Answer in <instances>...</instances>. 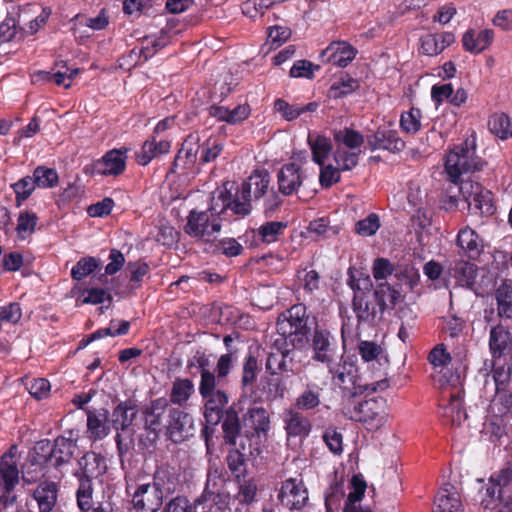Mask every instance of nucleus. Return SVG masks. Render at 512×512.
<instances>
[{
    "label": "nucleus",
    "mask_w": 512,
    "mask_h": 512,
    "mask_svg": "<svg viewBox=\"0 0 512 512\" xmlns=\"http://www.w3.org/2000/svg\"><path fill=\"white\" fill-rule=\"evenodd\" d=\"M58 488L54 482H41L33 492L40 512H50L57 502Z\"/></svg>",
    "instance_id": "obj_37"
},
{
    "label": "nucleus",
    "mask_w": 512,
    "mask_h": 512,
    "mask_svg": "<svg viewBox=\"0 0 512 512\" xmlns=\"http://www.w3.org/2000/svg\"><path fill=\"white\" fill-rule=\"evenodd\" d=\"M230 495L219 490L203 491L202 494L195 500V512H209L213 507L218 511H225L229 508Z\"/></svg>",
    "instance_id": "obj_26"
},
{
    "label": "nucleus",
    "mask_w": 512,
    "mask_h": 512,
    "mask_svg": "<svg viewBox=\"0 0 512 512\" xmlns=\"http://www.w3.org/2000/svg\"><path fill=\"white\" fill-rule=\"evenodd\" d=\"M266 371L271 376L297 374L294 354L268 353L265 363Z\"/></svg>",
    "instance_id": "obj_28"
},
{
    "label": "nucleus",
    "mask_w": 512,
    "mask_h": 512,
    "mask_svg": "<svg viewBox=\"0 0 512 512\" xmlns=\"http://www.w3.org/2000/svg\"><path fill=\"white\" fill-rule=\"evenodd\" d=\"M79 485L76 491L77 506L81 512H90L94 508L92 482L78 481Z\"/></svg>",
    "instance_id": "obj_56"
},
{
    "label": "nucleus",
    "mask_w": 512,
    "mask_h": 512,
    "mask_svg": "<svg viewBox=\"0 0 512 512\" xmlns=\"http://www.w3.org/2000/svg\"><path fill=\"white\" fill-rule=\"evenodd\" d=\"M493 405L497 409V414L506 416L512 411V392L509 387H495V397Z\"/></svg>",
    "instance_id": "obj_62"
},
{
    "label": "nucleus",
    "mask_w": 512,
    "mask_h": 512,
    "mask_svg": "<svg viewBox=\"0 0 512 512\" xmlns=\"http://www.w3.org/2000/svg\"><path fill=\"white\" fill-rule=\"evenodd\" d=\"M488 129L501 140H507L512 137V121L506 113L498 112L492 114L488 119Z\"/></svg>",
    "instance_id": "obj_44"
},
{
    "label": "nucleus",
    "mask_w": 512,
    "mask_h": 512,
    "mask_svg": "<svg viewBox=\"0 0 512 512\" xmlns=\"http://www.w3.org/2000/svg\"><path fill=\"white\" fill-rule=\"evenodd\" d=\"M198 149L200 150V162L210 163L222 153L224 144L219 137H209Z\"/></svg>",
    "instance_id": "obj_52"
},
{
    "label": "nucleus",
    "mask_w": 512,
    "mask_h": 512,
    "mask_svg": "<svg viewBox=\"0 0 512 512\" xmlns=\"http://www.w3.org/2000/svg\"><path fill=\"white\" fill-rule=\"evenodd\" d=\"M261 371V365L258 356L249 349L242 363L241 386L242 388L253 387L257 381L258 374Z\"/></svg>",
    "instance_id": "obj_39"
},
{
    "label": "nucleus",
    "mask_w": 512,
    "mask_h": 512,
    "mask_svg": "<svg viewBox=\"0 0 512 512\" xmlns=\"http://www.w3.org/2000/svg\"><path fill=\"white\" fill-rule=\"evenodd\" d=\"M11 188L15 193V204L17 207H20L36 189V184L33 176H25L13 183Z\"/></svg>",
    "instance_id": "obj_55"
},
{
    "label": "nucleus",
    "mask_w": 512,
    "mask_h": 512,
    "mask_svg": "<svg viewBox=\"0 0 512 512\" xmlns=\"http://www.w3.org/2000/svg\"><path fill=\"white\" fill-rule=\"evenodd\" d=\"M494 296L497 302V316L500 319L512 320V285L503 282L495 290Z\"/></svg>",
    "instance_id": "obj_41"
},
{
    "label": "nucleus",
    "mask_w": 512,
    "mask_h": 512,
    "mask_svg": "<svg viewBox=\"0 0 512 512\" xmlns=\"http://www.w3.org/2000/svg\"><path fill=\"white\" fill-rule=\"evenodd\" d=\"M321 388L316 384H308L298 395L294 403V409L302 412L317 408L321 404Z\"/></svg>",
    "instance_id": "obj_40"
},
{
    "label": "nucleus",
    "mask_w": 512,
    "mask_h": 512,
    "mask_svg": "<svg viewBox=\"0 0 512 512\" xmlns=\"http://www.w3.org/2000/svg\"><path fill=\"white\" fill-rule=\"evenodd\" d=\"M279 319L286 324L288 336L292 337L293 345L298 349L307 346L314 327L319 325L317 318L308 313L303 303L292 305L280 315Z\"/></svg>",
    "instance_id": "obj_7"
},
{
    "label": "nucleus",
    "mask_w": 512,
    "mask_h": 512,
    "mask_svg": "<svg viewBox=\"0 0 512 512\" xmlns=\"http://www.w3.org/2000/svg\"><path fill=\"white\" fill-rule=\"evenodd\" d=\"M243 424L253 435L266 436L270 429V417L265 408L252 407L244 415Z\"/></svg>",
    "instance_id": "obj_30"
},
{
    "label": "nucleus",
    "mask_w": 512,
    "mask_h": 512,
    "mask_svg": "<svg viewBox=\"0 0 512 512\" xmlns=\"http://www.w3.org/2000/svg\"><path fill=\"white\" fill-rule=\"evenodd\" d=\"M239 405L233 402L229 405L225 412L222 413L221 428L223 431V439L227 445L235 446L237 438L241 433V420L239 416Z\"/></svg>",
    "instance_id": "obj_22"
},
{
    "label": "nucleus",
    "mask_w": 512,
    "mask_h": 512,
    "mask_svg": "<svg viewBox=\"0 0 512 512\" xmlns=\"http://www.w3.org/2000/svg\"><path fill=\"white\" fill-rule=\"evenodd\" d=\"M453 184L458 194L467 204L471 202L473 198L477 197L480 191L484 188L481 183L472 180L471 177H468L467 179H463L461 177Z\"/></svg>",
    "instance_id": "obj_59"
},
{
    "label": "nucleus",
    "mask_w": 512,
    "mask_h": 512,
    "mask_svg": "<svg viewBox=\"0 0 512 512\" xmlns=\"http://www.w3.org/2000/svg\"><path fill=\"white\" fill-rule=\"evenodd\" d=\"M333 136L337 145H343L349 149L359 148L365 141L360 132L348 127L334 131Z\"/></svg>",
    "instance_id": "obj_51"
},
{
    "label": "nucleus",
    "mask_w": 512,
    "mask_h": 512,
    "mask_svg": "<svg viewBox=\"0 0 512 512\" xmlns=\"http://www.w3.org/2000/svg\"><path fill=\"white\" fill-rule=\"evenodd\" d=\"M138 414V407L133 400L120 402L112 411L110 423L116 431L115 441L118 455L122 461L123 456L131 449L134 442L135 430L132 424Z\"/></svg>",
    "instance_id": "obj_6"
},
{
    "label": "nucleus",
    "mask_w": 512,
    "mask_h": 512,
    "mask_svg": "<svg viewBox=\"0 0 512 512\" xmlns=\"http://www.w3.org/2000/svg\"><path fill=\"white\" fill-rule=\"evenodd\" d=\"M333 383L341 390V407L343 404L354 401L355 397L384 390L388 387L387 380H381L372 384L364 383L359 374V368L354 363L344 361L333 371Z\"/></svg>",
    "instance_id": "obj_4"
},
{
    "label": "nucleus",
    "mask_w": 512,
    "mask_h": 512,
    "mask_svg": "<svg viewBox=\"0 0 512 512\" xmlns=\"http://www.w3.org/2000/svg\"><path fill=\"white\" fill-rule=\"evenodd\" d=\"M188 145V141H185L183 143L182 148L178 151L176 154L174 161L172 163V166L166 173V180L174 182V174L177 171L178 167H185L187 164H193L194 160L196 158V152H193V150L186 149V146Z\"/></svg>",
    "instance_id": "obj_54"
},
{
    "label": "nucleus",
    "mask_w": 512,
    "mask_h": 512,
    "mask_svg": "<svg viewBox=\"0 0 512 512\" xmlns=\"http://www.w3.org/2000/svg\"><path fill=\"white\" fill-rule=\"evenodd\" d=\"M308 144L312 151V160L316 164L322 166L325 159L332 151L333 146L331 140L324 135H317L315 138H313L312 135L309 134Z\"/></svg>",
    "instance_id": "obj_45"
},
{
    "label": "nucleus",
    "mask_w": 512,
    "mask_h": 512,
    "mask_svg": "<svg viewBox=\"0 0 512 512\" xmlns=\"http://www.w3.org/2000/svg\"><path fill=\"white\" fill-rule=\"evenodd\" d=\"M134 507L141 512H158L160 488L157 483L141 485L133 496Z\"/></svg>",
    "instance_id": "obj_23"
},
{
    "label": "nucleus",
    "mask_w": 512,
    "mask_h": 512,
    "mask_svg": "<svg viewBox=\"0 0 512 512\" xmlns=\"http://www.w3.org/2000/svg\"><path fill=\"white\" fill-rule=\"evenodd\" d=\"M77 447V440L72 437L58 436L55 438L51 466L60 470L63 466L69 464Z\"/></svg>",
    "instance_id": "obj_27"
},
{
    "label": "nucleus",
    "mask_w": 512,
    "mask_h": 512,
    "mask_svg": "<svg viewBox=\"0 0 512 512\" xmlns=\"http://www.w3.org/2000/svg\"><path fill=\"white\" fill-rule=\"evenodd\" d=\"M159 408V401H152L149 407L143 410L144 415V433L140 439L141 446L149 453L156 452L157 442L160 431V413L156 411Z\"/></svg>",
    "instance_id": "obj_14"
},
{
    "label": "nucleus",
    "mask_w": 512,
    "mask_h": 512,
    "mask_svg": "<svg viewBox=\"0 0 512 512\" xmlns=\"http://www.w3.org/2000/svg\"><path fill=\"white\" fill-rule=\"evenodd\" d=\"M222 184L217 187L210 196L206 210L192 209L184 226V231L192 238L211 241L222 229V221L228 212L233 215L231 202V187Z\"/></svg>",
    "instance_id": "obj_1"
},
{
    "label": "nucleus",
    "mask_w": 512,
    "mask_h": 512,
    "mask_svg": "<svg viewBox=\"0 0 512 512\" xmlns=\"http://www.w3.org/2000/svg\"><path fill=\"white\" fill-rule=\"evenodd\" d=\"M397 286H393L385 281L378 283L373 291H370L384 311L386 309H393L403 300L402 291Z\"/></svg>",
    "instance_id": "obj_33"
},
{
    "label": "nucleus",
    "mask_w": 512,
    "mask_h": 512,
    "mask_svg": "<svg viewBox=\"0 0 512 512\" xmlns=\"http://www.w3.org/2000/svg\"><path fill=\"white\" fill-rule=\"evenodd\" d=\"M159 126L160 123L155 126L154 133L144 142L141 151L136 155L137 161L141 165H147L156 156L158 149L157 131Z\"/></svg>",
    "instance_id": "obj_63"
},
{
    "label": "nucleus",
    "mask_w": 512,
    "mask_h": 512,
    "mask_svg": "<svg viewBox=\"0 0 512 512\" xmlns=\"http://www.w3.org/2000/svg\"><path fill=\"white\" fill-rule=\"evenodd\" d=\"M456 245L461 253L471 260H477L484 249L482 238L469 226H465L458 231Z\"/></svg>",
    "instance_id": "obj_20"
},
{
    "label": "nucleus",
    "mask_w": 512,
    "mask_h": 512,
    "mask_svg": "<svg viewBox=\"0 0 512 512\" xmlns=\"http://www.w3.org/2000/svg\"><path fill=\"white\" fill-rule=\"evenodd\" d=\"M271 182L270 173L262 168L255 169L252 174L242 182L233 192L234 183L225 182L231 187V202L233 206V215L238 218L248 216L252 211V196L254 200L262 198L269 189Z\"/></svg>",
    "instance_id": "obj_2"
},
{
    "label": "nucleus",
    "mask_w": 512,
    "mask_h": 512,
    "mask_svg": "<svg viewBox=\"0 0 512 512\" xmlns=\"http://www.w3.org/2000/svg\"><path fill=\"white\" fill-rule=\"evenodd\" d=\"M277 330L279 332V336L273 340L269 353L294 354V349L298 348L293 345L292 337L288 336L286 324L284 322H280V319H278L277 322Z\"/></svg>",
    "instance_id": "obj_49"
},
{
    "label": "nucleus",
    "mask_w": 512,
    "mask_h": 512,
    "mask_svg": "<svg viewBox=\"0 0 512 512\" xmlns=\"http://www.w3.org/2000/svg\"><path fill=\"white\" fill-rule=\"evenodd\" d=\"M110 417L106 409L87 411V428L90 438L100 440L110 432Z\"/></svg>",
    "instance_id": "obj_32"
},
{
    "label": "nucleus",
    "mask_w": 512,
    "mask_h": 512,
    "mask_svg": "<svg viewBox=\"0 0 512 512\" xmlns=\"http://www.w3.org/2000/svg\"><path fill=\"white\" fill-rule=\"evenodd\" d=\"M344 496V482L335 479L325 491V512H337Z\"/></svg>",
    "instance_id": "obj_48"
},
{
    "label": "nucleus",
    "mask_w": 512,
    "mask_h": 512,
    "mask_svg": "<svg viewBox=\"0 0 512 512\" xmlns=\"http://www.w3.org/2000/svg\"><path fill=\"white\" fill-rule=\"evenodd\" d=\"M283 422L288 438L303 440L309 436L312 430L310 419L294 408H289L284 412Z\"/></svg>",
    "instance_id": "obj_18"
},
{
    "label": "nucleus",
    "mask_w": 512,
    "mask_h": 512,
    "mask_svg": "<svg viewBox=\"0 0 512 512\" xmlns=\"http://www.w3.org/2000/svg\"><path fill=\"white\" fill-rule=\"evenodd\" d=\"M37 222L38 217L36 213L29 210L20 212L16 226V232L18 233V236L22 239H25L26 237L32 235L36 230Z\"/></svg>",
    "instance_id": "obj_57"
},
{
    "label": "nucleus",
    "mask_w": 512,
    "mask_h": 512,
    "mask_svg": "<svg viewBox=\"0 0 512 512\" xmlns=\"http://www.w3.org/2000/svg\"><path fill=\"white\" fill-rule=\"evenodd\" d=\"M491 361L495 387H509L512 380V359H491Z\"/></svg>",
    "instance_id": "obj_46"
},
{
    "label": "nucleus",
    "mask_w": 512,
    "mask_h": 512,
    "mask_svg": "<svg viewBox=\"0 0 512 512\" xmlns=\"http://www.w3.org/2000/svg\"><path fill=\"white\" fill-rule=\"evenodd\" d=\"M494 38V32L491 29H484L477 34L473 29L466 31L462 38L463 48L471 53L478 54L488 48Z\"/></svg>",
    "instance_id": "obj_34"
},
{
    "label": "nucleus",
    "mask_w": 512,
    "mask_h": 512,
    "mask_svg": "<svg viewBox=\"0 0 512 512\" xmlns=\"http://www.w3.org/2000/svg\"><path fill=\"white\" fill-rule=\"evenodd\" d=\"M53 442L48 439L38 441L30 456L32 465H43L52 462Z\"/></svg>",
    "instance_id": "obj_58"
},
{
    "label": "nucleus",
    "mask_w": 512,
    "mask_h": 512,
    "mask_svg": "<svg viewBox=\"0 0 512 512\" xmlns=\"http://www.w3.org/2000/svg\"><path fill=\"white\" fill-rule=\"evenodd\" d=\"M475 134L454 146L445 158V172L450 182L456 183L464 174L481 171L486 162L476 155Z\"/></svg>",
    "instance_id": "obj_3"
},
{
    "label": "nucleus",
    "mask_w": 512,
    "mask_h": 512,
    "mask_svg": "<svg viewBox=\"0 0 512 512\" xmlns=\"http://www.w3.org/2000/svg\"><path fill=\"white\" fill-rule=\"evenodd\" d=\"M287 222L268 221L259 228L251 230L252 240L250 246L258 247L262 244L269 245L275 243L284 234L287 228Z\"/></svg>",
    "instance_id": "obj_24"
},
{
    "label": "nucleus",
    "mask_w": 512,
    "mask_h": 512,
    "mask_svg": "<svg viewBox=\"0 0 512 512\" xmlns=\"http://www.w3.org/2000/svg\"><path fill=\"white\" fill-rule=\"evenodd\" d=\"M277 498L281 506L290 511L302 509L309 499L303 481L295 478L282 482Z\"/></svg>",
    "instance_id": "obj_13"
},
{
    "label": "nucleus",
    "mask_w": 512,
    "mask_h": 512,
    "mask_svg": "<svg viewBox=\"0 0 512 512\" xmlns=\"http://www.w3.org/2000/svg\"><path fill=\"white\" fill-rule=\"evenodd\" d=\"M422 112L419 108L412 107L400 116V127L408 134H416L421 129Z\"/></svg>",
    "instance_id": "obj_60"
},
{
    "label": "nucleus",
    "mask_w": 512,
    "mask_h": 512,
    "mask_svg": "<svg viewBox=\"0 0 512 512\" xmlns=\"http://www.w3.org/2000/svg\"><path fill=\"white\" fill-rule=\"evenodd\" d=\"M21 478L25 483L31 484L34 479L29 477V472L22 471ZM20 482V470L17 463H0V489H15Z\"/></svg>",
    "instance_id": "obj_36"
},
{
    "label": "nucleus",
    "mask_w": 512,
    "mask_h": 512,
    "mask_svg": "<svg viewBox=\"0 0 512 512\" xmlns=\"http://www.w3.org/2000/svg\"><path fill=\"white\" fill-rule=\"evenodd\" d=\"M480 482L483 483V485L478 491L480 505L484 509H492L502 499L503 492L490 479L488 480L487 483H484L483 480H481Z\"/></svg>",
    "instance_id": "obj_47"
},
{
    "label": "nucleus",
    "mask_w": 512,
    "mask_h": 512,
    "mask_svg": "<svg viewBox=\"0 0 512 512\" xmlns=\"http://www.w3.org/2000/svg\"><path fill=\"white\" fill-rule=\"evenodd\" d=\"M357 49L346 41H333L322 52L327 62L341 68L347 67L356 57Z\"/></svg>",
    "instance_id": "obj_21"
},
{
    "label": "nucleus",
    "mask_w": 512,
    "mask_h": 512,
    "mask_svg": "<svg viewBox=\"0 0 512 512\" xmlns=\"http://www.w3.org/2000/svg\"><path fill=\"white\" fill-rule=\"evenodd\" d=\"M439 415L445 425H460L467 418L463 408L462 391L459 389L449 393V399L444 398L439 403Z\"/></svg>",
    "instance_id": "obj_16"
},
{
    "label": "nucleus",
    "mask_w": 512,
    "mask_h": 512,
    "mask_svg": "<svg viewBox=\"0 0 512 512\" xmlns=\"http://www.w3.org/2000/svg\"><path fill=\"white\" fill-rule=\"evenodd\" d=\"M367 147L370 151L385 150L390 153H399L404 150L406 143L399 132L387 126H380L377 130L366 136Z\"/></svg>",
    "instance_id": "obj_12"
},
{
    "label": "nucleus",
    "mask_w": 512,
    "mask_h": 512,
    "mask_svg": "<svg viewBox=\"0 0 512 512\" xmlns=\"http://www.w3.org/2000/svg\"><path fill=\"white\" fill-rule=\"evenodd\" d=\"M307 345L312 352L311 358L326 365L329 372L333 373V366L339 357L338 341L335 335L324 325H316Z\"/></svg>",
    "instance_id": "obj_8"
},
{
    "label": "nucleus",
    "mask_w": 512,
    "mask_h": 512,
    "mask_svg": "<svg viewBox=\"0 0 512 512\" xmlns=\"http://www.w3.org/2000/svg\"><path fill=\"white\" fill-rule=\"evenodd\" d=\"M468 208L471 213L480 216L493 215L496 211V206L493 201L492 192L484 187L477 197L468 203Z\"/></svg>",
    "instance_id": "obj_43"
},
{
    "label": "nucleus",
    "mask_w": 512,
    "mask_h": 512,
    "mask_svg": "<svg viewBox=\"0 0 512 512\" xmlns=\"http://www.w3.org/2000/svg\"><path fill=\"white\" fill-rule=\"evenodd\" d=\"M477 271L478 268L475 264L465 260L451 262L448 267V274L455 279L456 284L470 289L475 284Z\"/></svg>",
    "instance_id": "obj_29"
},
{
    "label": "nucleus",
    "mask_w": 512,
    "mask_h": 512,
    "mask_svg": "<svg viewBox=\"0 0 512 512\" xmlns=\"http://www.w3.org/2000/svg\"><path fill=\"white\" fill-rule=\"evenodd\" d=\"M167 412L165 435L173 443H182L194 429L192 416L180 407H172L168 404L162 405V413Z\"/></svg>",
    "instance_id": "obj_10"
},
{
    "label": "nucleus",
    "mask_w": 512,
    "mask_h": 512,
    "mask_svg": "<svg viewBox=\"0 0 512 512\" xmlns=\"http://www.w3.org/2000/svg\"><path fill=\"white\" fill-rule=\"evenodd\" d=\"M125 157L121 150L108 151L101 159L93 164V172L103 176H117L125 170Z\"/></svg>",
    "instance_id": "obj_25"
},
{
    "label": "nucleus",
    "mask_w": 512,
    "mask_h": 512,
    "mask_svg": "<svg viewBox=\"0 0 512 512\" xmlns=\"http://www.w3.org/2000/svg\"><path fill=\"white\" fill-rule=\"evenodd\" d=\"M302 182V171L296 163L283 165L277 174L278 190L283 196H291L297 193Z\"/></svg>",
    "instance_id": "obj_19"
},
{
    "label": "nucleus",
    "mask_w": 512,
    "mask_h": 512,
    "mask_svg": "<svg viewBox=\"0 0 512 512\" xmlns=\"http://www.w3.org/2000/svg\"><path fill=\"white\" fill-rule=\"evenodd\" d=\"M393 275L398 280L399 285L406 286L409 291H413L420 280L418 269H416L411 264H402L396 266Z\"/></svg>",
    "instance_id": "obj_50"
},
{
    "label": "nucleus",
    "mask_w": 512,
    "mask_h": 512,
    "mask_svg": "<svg viewBox=\"0 0 512 512\" xmlns=\"http://www.w3.org/2000/svg\"><path fill=\"white\" fill-rule=\"evenodd\" d=\"M352 308L359 325L374 326L382 319L384 313V309L374 299L370 291L356 292V295L353 296Z\"/></svg>",
    "instance_id": "obj_11"
},
{
    "label": "nucleus",
    "mask_w": 512,
    "mask_h": 512,
    "mask_svg": "<svg viewBox=\"0 0 512 512\" xmlns=\"http://www.w3.org/2000/svg\"><path fill=\"white\" fill-rule=\"evenodd\" d=\"M297 277L301 282V286L305 293L313 295L320 289L321 277L316 270L298 271Z\"/></svg>",
    "instance_id": "obj_64"
},
{
    "label": "nucleus",
    "mask_w": 512,
    "mask_h": 512,
    "mask_svg": "<svg viewBox=\"0 0 512 512\" xmlns=\"http://www.w3.org/2000/svg\"><path fill=\"white\" fill-rule=\"evenodd\" d=\"M36 187L53 188L58 183V173L55 169L46 166H38L33 172Z\"/></svg>",
    "instance_id": "obj_61"
},
{
    "label": "nucleus",
    "mask_w": 512,
    "mask_h": 512,
    "mask_svg": "<svg viewBox=\"0 0 512 512\" xmlns=\"http://www.w3.org/2000/svg\"><path fill=\"white\" fill-rule=\"evenodd\" d=\"M215 382H203L199 384V394L204 401V418L206 423L217 426L221 422L222 413L225 412L229 403V396L226 391L218 388Z\"/></svg>",
    "instance_id": "obj_9"
},
{
    "label": "nucleus",
    "mask_w": 512,
    "mask_h": 512,
    "mask_svg": "<svg viewBox=\"0 0 512 512\" xmlns=\"http://www.w3.org/2000/svg\"><path fill=\"white\" fill-rule=\"evenodd\" d=\"M343 416L360 422L369 431L380 429L388 418V405L384 397L376 396L356 403L352 401L341 407Z\"/></svg>",
    "instance_id": "obj_5"
},
{
    "label": "nucleus",
    "mask_w": 512,
    "mask_h": 512,
    "mask_svg": "<svg viewBox=\"0 0 512 512\" xmlns=\"http://www.w3.org/2000/svg\"><path fill=\"white\" fill-rule=\"evenodd\" d=\"M230 475L220 461H210L203 491L224 489Z\"/></svg>",
    "instance_id": "obj_38"
},
{
    "label": "nucleus",
    "mask_w": 512,
    "mask_h": 512,
    "mask_svg": "<svg viewBox=\"0 0 512 512\" xmlns=\"http://www.w3.org/2000/svg\"><path fill=\"white\" fill-rule=\"evenodd\" d=\"M433 512H463L462 503L455 487L446 484L435 497Z\"/></svg>",
    "instance_id": "obj_31"
},
{
    "label": "nucleus",
    "mask_w": 512,
    "mask_h": 512,
    "mask_svg": "<svg viewBox=\"0 0 512 512\" xmlns=\"http://www.w3.org/2000/svg\"><path fill=\"white\" fill-rule=\"evenodd\" d=\"M107 470L105 458L95 452H87L78 460V469L74 476L78 481L92 482L93 478L103 475Z\"/></svg>",
    "instance_id": "obj_17"
},
{
    "label": "nucleus",
    "mask_w": 512,
    "mask_h": 512,
    "mask_svg": "<svg viewBox=\"0 0 512 512\" xmlns=\"http://www.w3.org/2000/svg\"><path fill=\"white\" fill-rule=\"evenodd\" d=\"M194 392V384L190 379H177L173 383L170 393V401L174 404L182 405L188 401Z\"/></svg>",
    "instance_id": "obj_53"
},
{
    "label": "nucleus",
    "mask_w": 512,
    "mask_h": 512,
    "mask_svg": "<svg viewBox=\"0 0 512 512\" xmlns=\"http://www.w3.org/2000/svg\"><path fill=\"white\" fill-rule=\"evenodd\" d=\"M360 87L357 79L351 77L348 73H342L340 77L330 86L328 97L331 99H341Z\"/></svg>",
    "instance_id": "obj_42"
},
{
    "label": "nucleus",
    "mask_w": 512,
    "mask_h": 512,
    "mask_svg": "<svg viewBox=\"0 0 512 512\" xmlns=\"http://www.w3.org/2000/svg\"><path fill=\"white\" fill-rule=\"evenodd\" d=\"M491 359H512V334L508 327L497 324L492 326L488 339Z\"/></svg>",
    "instance_id": "obj_15"
},
{
    "label": "nucleus",
    "mask_w": 512,
    "mask_h": 512,
    "mask_svg": "<svg viewBox=\"0 0 512 512\" xmlns=\"http://www.w3.org/2000/svg\"><path fill=\"white\" fill-rule=\"evenodd\" d=\"M240 447L241 449L237 448L236 445L231 446L225 458L228 469L237 483L244 480L247 473V456L242 451L245 450V446L241 444Z\"/></svg>",
    "instance_id": "obj_35"
}]
</instances>
